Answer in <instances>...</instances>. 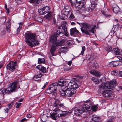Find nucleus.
I'll return each instance as SVG.
<instances>
[{
    "label": "nucleus",
    "mask_w": 122,
    "mask_h": 122,
    "mask_svg": "<svg viewBox=\"0 0 122 122\" xmlns=\"http://www.w3.org/2000/svg\"><path fill=\"white\" fill-rule=\"evenodd\" d=\"M13 104V103L11 102L10 103H9L7 105L8 107L5 108L4 109L5 113H8L10 111V110L12 108Z\"/></svg>",
    "instance_id": "nucleus-20"
},
{
    "label": "nucleus",
    "mask_w": 122,
    "mask_h": 122,
    "mask_svg": "<svg viewBox=\"0 0 122 122\" xmlns=\"http://www.w3.org/2000/svg\"><path fill=\"white\" fill-rule=\"evenodd\" d=\"M72 63V61H70L68 62V64L69 66L71 65Z\"/></svg>",
    "instance_id": "nucleus-53"
},
{
    "label": "nucleus",
    "mask_w": 122,
    "mask_h": 122,
    "mask_svg": "<svg viewBox=\"0 0 122 122\" xmlns=\"http://www.w3.org/2000/svg\"><path fill=\"white\" fill-rule=\"evenodd\" d=\"M47 82H46L45 84H44V86H43L42 88V89H44V88L45 87H46V85L47 84Z\"/></svg>",
    "instance_id": "nucleus-55"
},
{
    "label": "nucleus",
    "mask_w": 122,
    "mask_h": 122,
    "mask_svg": "<svg viewBox=\"0 0 122 122\" xmlns=\"http://www.w3.org/2000/svg\"><path fill=\"white\" fill-rule=\"evenodd\" d=\"M75 114L76 116L81 115L85 111L83 109L82 107H78L76 106L74 108Z\"/></svg>",
    "instance_id": "nucleus-11"
},
{
    "label": "nucleus",
    "mask_w": 122,
    "mask_h": 122,
    "mask_svg": "<svg viewBox=\"0 0 122 122\" xmlns=\"http://www.w3.org/2000/svg\"><path fill=\"white\" fill-rule=\"evenodd\" d=\"M38 19H40V21L38 20V21L40 22H42L43 21L42 19L41 18H39Z\"/></svg>",
    "instance_id": "nucleus-56"
},
{
    "label": "nucleus",
    "mask_w": 122,
    "mask_h": 122,
    "mask_svg": "<svg viewBox=\"0 0 122 122\" xmlns=\"http://www.w3.org/2000/svg\"><path fill=\"white\" fill-rule=\"evenodd\" d=\"M53 17V14L51 12H49L47 15L45 16V18L47 20H50Z\"/></svg>",
    "instance_id": "nucleus-24"
},
{
    "label": "nucleus",
    "mask_w": 122,
    "mask_h": 122,
    "mask_svg": "<svg viewBox=\"0 0 122 122\" xmlns=\"http://www.w3.org/2000/svg\"><path fill=\"white\" fill-rule=\"evenodd\" d=\"M29 2L31 3H33V2H36V0H30L29 1Z\"/></svg>",
    "instance_id": "nucleus-52"
},
{
    "label": "nucleus",
    "mask_w": 122,
    "mask_h": 122,
    "mask_svg": "<svg viewBox=\"0 0 122 122\" xmlns=\"http://www.w3.org/2000/svg\"><path fill=\"white\" fill-rule=\"evenodd\" d=\"M57 112V113H55V114H56L55 115L56 116V117H59L62 115H64L63 114H62L61 113H59V114H58L57 113H59V112Z\"/></svg>",
    "instance_id": "nucleus-42"
},
{
    "label": "nucleus",
    "mask_w": 122,
    "mask_h": 122,
    "mask_svg": "<svg viewBox=\"0 0 122 122\" xmlns=\"http://www.w3.org/2000/svg\"><path fill=\"white\" fill-rule=\"evenodd\" d=\"M82 51L81 52V54L82 55H83L84 52L85 50V47L84 46H83L82 47Z\"/></svg>",
    "instance_id": "nucleus-41"
},
{
    "label": "nucleus",
    "mask_w": 122,
    "mask_h": 122,
    "mask_svg": "<svg viewBox=\"0 0 122 122\" xmlns=\"http://www.w3.org/2000/svg\"><path fill=\"white\" fill-rule=\"evenodd\" d=\"M19 24H20L19 26V27L18 28L17 30V34H18L19 33L21 29L20 28L22 27L23 24L22 23H20Z\"/></svg>",
    "instance_id": "nucleus-31"
},
{
    "label": "nucleus",
    "mask_w": 122,
    "mask_h": 122,
    "mask_svg": "<svg viewBox=\"0 0 122 122\" xmlns=\"http://www.w3.org/2000/svg\"><path fill=\"white\" fill-rule=\"evenodd\" d=\"M60 107V108L65 109L66 108L63 103H60L58 100L56 99L55 100L54 103L53 107L52 109L53 111L56 112H65V111H62L61 110L58 109V108Z\"/></svg>",
    "instance_id": "nucleus-5"
},
{
    "label": "nucleus",
    "mask_w": 122,
    "mask_h": 122,
    "mask_svg": "<svg viewBox=\"0 0 122 122\" xmlns=\"http://www.w3.org/2000/svg\"><path fill=\"white\" fill-rule=\"evenodd\" d=\"M114 21H115L114 22V25H118L119 23L118 20L117 19H115L114 20Z\"/></svg>",
    "instance_id": "nucleus-39"
},
{
    "label": "nucleus",
    "mask_w": 122,
    "mask_h": 122,
    "mask_svg": "<svg viewBox=\"0 0 122 122\" xmlns=\"http://www.w3.org/2000/svg\"><path fill=\"white\" fill-rule=\"evenodd\" d=\"M36 67L37 69L43 73H45L46 72V69L42 65H39L37 66Z\"/></svg>",
    "instance_id": "nucleus-21"
},
{
    "label": "nucleus",
    "mask_w": 122,
    "mask_h": 122,
    "mask_svg": "<svg viewBox=\"0 0 122 122\" xmlns=\"http://www.w3.org/2000/svg\"><path fill=\"white\" fill-rule=\"evenodd\" d=\"M61 50L63 52H66L67 51V48L66 47H62Z\"/></svg>",
    "instance_id": "nucleus-36"
},
{
    "label": "nucleus",
    "mask_w": 122,
    "mask_h": 122,
    "mask_svg": "<svg viewBox=\"0 0 122 122\" xmlns=\"http://www.w3.org/2000/svg\"><path fill=\"white\" fill-rule=\"evenodd\" d=\"M11 25V23L9 20L6 24V28L8 32H10L11 31V29H10Z\"/></svg>",
    "instance_id": "nucleus-25"
},
{
    "label": "nucleus",
    "mask_w": 122,
    "mask_h": 122,
    "mask_svg": "<svg viewBox=\"0 0 122 122\" xmlns=\"http://www.w3.org/2000/svg\"><path fill=\"white\" fill-rule=\"evenodd\" d=\"M53 23L54 24H56V21L55 20V19H53Z\"/></svg>",
    "instance_id": "nucleus-58"
},
{
    "label": "nucleus",
    "mask_w": 122,
    "mask_h": 122,
    "mask_svg": "<svg viewBox=\"0 0 122 122\" xmlns=\"http://www.w3.org/2000/svg\"><path fill=\"white\" fill-rule=\"evenodd\" d=\"M83 77V76H79L77 77L76 78H77L78 80L79 81V80L82 79Z\"/></svg>",
    "instance_id": "nucleus-48"
},
{
    "label": "nucleus",
    "mask_w": 122,
    "mask_h": 122,
    "mask_svg": "<svg viewBox=\"0 0 122 122\" xmlns=\"http://www.w3.org/2000/svg\"><path fill=\"white\" fill-rule=\"evenodd\" d=\"M21 103H16L15 105H16V108H18L21 105Z\"/></svg>",
    "instance_id": "nucleus-44"
},
{
    "label": "nucleus",
    "mask_w": 122,
    "mask_h": 122,
    "mask_svg": "<svg viewBox=\"0 0 122 122\" xmlns=\"http://www.w3.org/2000/svg\"><path fill=\"white\" fill-rule=\"evenodd\" d=\"M25 41L27 45L31 47L38 45L39 43L37 39L36 34L27 31L25 34Z\"/></svg>",
    "instance_id": "nucleus-3"
},
{
    "label": "nucleus",
    "mask_w": 122,
    "mask_h": 122,
    "mask_svg": "<svg viewBox=\"0 0 122 122\" xmlns=\"http://www.w3.org/2000/svg\"><path fill=\"white\" fill-rule=\"evenodd\" d=\"M26 117H27L29 118V117H32V115H31V114H27L26 115Z\"/></svg>",
    "instance_id": "nucleus-49"
},
{
    "label": "nucleus",
    "mask_w": 122,
    "mask_h": 122,
    "mask_svg": "<svg viewBox=\"0 0 122 122\" xmlns=\"http://www.w3.org/2000/svg\"><path fill=\"white\" fill-rule=\"evenodd\" d=\"M66 22L65 21L63 22L61 25L58 28L56 32H54L50 37V42L52 43V45L51 46L50 50V53L49 54V57L51 58V56L55 55L54 52L56 49L57 47L62 46L64 44V42L62 40L59 41H57V37L61 33H64L65 36H68L66 27Z\"/></svg>",
    "instance_id": "nucleus-1"
},
{
    "label": "nucleus",
    "mask_w": 122,
    "mask_h": 122,
    "mask_svg": "<svg viewBox=\"0 0 122 122\" xmlns=\"http://www.w3.org/2000/svg\"><path fill=\"white\" fill-rule=\"evenodd\" d=\"M120 88L122 90V86H120Z\"/></svg>",
    "instance_id": "nucleus-64"
},
{
    "label": "nucleus",
    "mask_w": 122,
    "mask_h": 122,
    "mask_svg": "<svg viewBox=\"0 0 122 122\" xmlns=\"http://www.w3.org/2000/svg\"><path fill=\"white\" fill-rule=\"evenodd\" d=\"M8 93L7 91V88L4 89V88H2L0 90V94L4 95L5 94Z\"/></svg>",
    "instance_id": "nucleus-28"
},
{
    "label": "nucleus",
    "mask_w": 122,
    "mask_h": 122,
    "mask_svg": "<svg viewBox=\"0 0 122 122\" xmlns=\"http://www.w3.org/2000/svg\"><path fill=\"white\" fill-rule=\"evenodd\" d=\"M17 82L15 81L10 83L9 85V87L7 88L8 94H9L11 93L16 91L17 89Z\"/></svg>",
    "instance_id": "nucleus-8"
},
{
    "label": "nucleus",
    "mask_w": 122,
    "mask_h": 122,
    "mask_svg": "<svg viewBox=\"0 0 122 122\" xmlns=\"http://www.w3.org/2000/svg\"><path fill=\"white\" fill-rule=\"evenodd\" d=\"M114 118V117L112 116L110 118L108 121V122H113Z\"/></svg>",
    "instance_id": "nucleus-43"
},
{
    "label": "nucleus",
    "mask_w": 122,
    "mask_h": 122,
    "mask_svg": "<svg viewBox=\"0 0 122 122\" xmlns=\"http://www.w3.org/2000/svg\"><path fill=\"white\" fill-rule=\"evenodd\" d=\"M60 17L61 19H62V20H64V18L63 17Z\"/></svg>",
    "instance_id": "nucleus-62"
},
{
    "label": "nucleus",
    "mask_w": 122,
    "mask_h": 122,
    "mask_svg": "<svg viewBox=\"0 0 122 122\" xmlns=\"http://www.w3.org/2000/svg\"><path fill=\"white\" fill-rule=\"evenodd\" d=\"M94 59V57H90L89 58V60H92Z\"/></svg>",
    "instance_id": "nucleus-57"
},
{
    "label": "nucleus",
    "mask_w": 122,
    "mask_h": 122,
    "mask_svg": "<svg viewBox=\"0 0 122 122\" xmlns=\"http://www.w3.org/2000/svg\"><path fill=\"white\" fill-rule=\"evenodd\" d=\"M90 72L91 74L98 77H100L101 75V72H99L98 71L95 70L91 71Z\"/></svg>",
    "instance_id": "nucleus-23"
},
{
    "label": "nucleus",
    "mask_w": 122,
    "mask_h": 122,
    "mask_svg": "<svg viewBox=\"0 0 122 122\" xmlns=\"http://www.w3.org/2000/svg\"><path fill=\"white\" fill-rule=\"evenodd\" d=\"M118 75L120 77H122V71L119 72Z\"/></svg>",
    "instance_id": "nucleus-51"
},
{
    "label": "nucleus",
    "mask_w": 122,
    "mask_h": 122,
    "mask_svg": "<svg viewBox=\"0 0 122 122\" xmlns=\"http://www.w3.org/2000/svg\"><path fill=\"white\" fill-rule=\"evenodd\" d=\"M77 90L75 89L72 90V89H70L67 88L65 90H62L59 91L61 95L64 97H71L73 94L76 92Z\"/></svg>",
    "instance_id": "nucleus-6"
},
{
    "label": "nucleus",
    "mask_w": 122,
    "mask_h": 122,
    "mask_svg": "<svg viewBox=\"0 0 122 122\" xmlns=\"http://www.w3.org/2000/svg\"><path fill=\"white\" fill-rule=\"evenodd\" d=\"M71 8L69 5H66L64 6V7L61 11L62 13L64 15H67L70 12Z\"/></svg>",
    "instance_id": "nucleus-13"
},
{
    "label": "nucleus",
    "mask_w": 122,
    "mask_h": 122,
    "mask_svg": "<svg viewBox=\"0 0 122 122\" xmlns=\"http://www.w3.org/2000/svg\"><path fill=\"white\" fill-rule=\"evenodd\" d=\"M93 8L90 7L86 8V10L89 12H91L92 11Z\"/></svg>",
    "instance_id": "nucleus-38"
},
{
    "label": "nucleus",
    "mask_w": 122,
    "mask_h": 122,
    "mask_svg": "<svg viewBox=\"0 0 122 122\" xmlns=\"http://www.w3.org/2000/svg\"><path fill=\"white\" fill-rule=\"evenodd\" d=\"M26 119L25 118H24L22 119V120H21L20 122H24L25 121H26Z\"/></svg>",
    "instance_id": "nucleus-54"
},
{
    "label": "nucleus",
    "mask_w": 122,
    "mask_h": 122,
    "mask_svg": "<svg viewBox=\"0 0 122 122\" xmlns=\"http://www.w3.org/2000/svg\"><path fill=\"white\" fill-rule=\"evenodd\" d=\"M57 83L58 84V86H60L63 87L66 84L68 83V82L65 79L63 78L59 80Z\"/></svg>",
    "instance_id": "nucleus-17"
},
{
    "label": "nucleus",
    "mask_w": 122,
    "mask_h": 122,
    "mask_svg": "<svg viewBox=\"0 0 122 122\" xmlns=\"http://www.w3.org/2000/svg\"><path fill=\"white\" fill-rule=\"evenodd\" d=\"M42 76V74L40 72L38 73L37 74L35 75L34 77V79L36 81L37 80L36 79L37 78H40Z\"/></svg>",
    "instance_id": "nucleus-27"
},
{
    "label": "nucleus",
    "mask_w": 122,
    "mask_h": 122,
    "mask_svg": "<svg viewBox=\"0 0 122 122\" xmlns=\"http://www.w3.org/2000/svg\"><path fill=\"white\" fill-rule=\"evenodd\" d=\"M92 119L93 121L95 122H99L100 120L99 117L97 116L93 117Z\"/></svg>",
    "instance_id": "nucleus-30"
},
{
    "label": "nucleus",
    "mask_w": 122,
    "mask_h": 122,
    "mask_svg": "<svg viewBox=\"0 0 122 122\" xmlns=\"http://www.w3.org/2000/svg\"><path fill=\"white\" fill-rule=\"evenodd\" d=\"M92 80L95 83L97 80H98V79L97 78L93 77L92 78Z\"/></svg>",
    "instance_id": "nucleus-45"
},
{
    "label": "nucleus",
    "mask_w": 122,
    "mask_h": 122,
    "mask_svg": "<svg viewBox=\"0 0 122 122\" xmlns=\"http://www.w3.org/2000/svg\"><path fill=\"white\" fill-rule=\"evenodd\" d=\"M96 0H90V1L92 2H94Z\"/></svg>",
    "instance_id": "nucleus-63"
},
{
    "label": "nucleus",
    "mask_w": 122,
    "mask_h": 122,
    "mask_svg": "<svg viewBox=\"0 0 122 122\" xmlns=\"http://www.w3.org/2000/svg\"><path fill=\"white\" fill-rule=\"evenodd\" d=\"M58 86L57 83H54L50 85L46 90V92L48 94H50L56 91Z\"/></svg>",
    "instance_id": "nucleus-9"
},
{
    "label": "nucleus",
    "mask_w": 122,
    "mask_h": 122,
    "mask_svg": "<svg viewBox=\"0 0 122 122\" xmlns=\"http://www.w3.org/2000/svg\"><path fill=\"white\" fill-rule=\"evenodd\" d=\"M41 0H36V2H37H37H35V3H37L38 2V1H41Z\"/></svg>",
    "instance_id": "nucleus-60"
},
{
    "label": "nucleus",
    "mask_w": 122,
    "mask_h": 122,
    "mask_svg": "<svg viewBox=\"0 0 122 122\" xmlns=\"http://www.w3.org/2000/svg\"><path fill=\"white\" fill-rule=\"evenodd\" d=\"M82 27L81 28V30L83 33L88 35H90V33H94L96 26H91L90 25L86 23H81Z\"/></svg>",
    "instance_id": "nucleus-4"
},
{
    "label": "nucleus",
    "mask_w": 122,
    "mask_h": 122,
    "mask_svg": "<svg viewBox=\"0 0 122 122\" xmlns=\"http://www.w3.org/2000/svg\"><path fill=\"white\" fill-rule=\"evenodd\" d=\"M17 62L11 61L9 62L7 65L6 68L7 69L12 72L15 71V69H17Z\"/></svg>",
    "instance_id": "nucleus-10"
},
{
    "label": "nucleus",
    "mask_w": 122,
    "mask_h": 122,
    "mask_svg": "<svg viewBox=\"0 0 122 122\" xmlns=\"http://www.w3.org/2000/svg\"><path fill=\"white\" fill-rule=\"evenodd\" d=\"M70 34L71 35L74 36L76 34L77 36H81V33L77 30L76 28H73L70 29Z\"/></svg>",
    "instance_id": "nucleus-15"
},
{
    "label": "nucleus",
    "mask_w": 122,
    "mask_h": 122,
    "mask_svg": "<svg viewBox=\"0 0 122 122\" xmlns=\"http://www.w3.org/2000/svg\"><path fill=\"white\" fill-rule=\"evenodd\" d=\"M113 12L116 14H118L120 13V8L117 5L114 4L112 5Z\"/></svg>",
    "instance_id": "nucleus-19"
},
{
    "label": "nucleus",
    "mask_w": 122,
    "mask_h": 122,
    "mask_svg": "<svg viewBox=\"0 0 122 122\" xmlns=\"http://www.w3.org/2000/svg\"><path fill=\"white\" fill-rule=\"evenodd\" d=\"M69 18L71 19H73L74 18V16L73 14L71 13Z\"/></svg>",
    "instance_id": "nucleus-47"
},
{
    "label": "nucleus",
    "mask_w": 122,
    "mask_h": 122,
    "mask_svg": "<svg viewBox=\"0 0 122 122\" xmlns=\"http://www.w3.org/2000/svg\"><path fill=\"white\" fill-rule=\"evenodd\" d=\"M46 13L49 12L50 10L49 8L47 6L43 8Z\"/></svg>",
    "instance_id": "nucleus-32"
},
{
    "label": "nucleus",
    "mask_w": 122,
    "mask_h": 122,
    "mask_svg": "<svg viewBox=\"0 0 122 122\" xmlns=\"http://www.w3.org/2000/svg\"><path fill=\"white\" fill-rule=\"evenodd\" d=\"M97 105H96L92 106V109L93 111H96L98 108Z\"/></svg>",
    "instance_id": "nucleus-35"
},
{
    "label": "nucleus",
    "mask_w": 122,
    "mask_h": 122,
    "mask_svg": "<svg viewBox=\"0 0 122 122\" xmlns=\"http://www.w3.org/2000/svg\"><path fill=\"white\" fill-rule=\"evenodd\" d=\"M88 66L89 67L92 69H95L99 67L98 63L96 62L93 61H92V62H89Z\"/></svg>",
    "instance_id": "nucleus-16"
},
{
    "label": "nucleus",
    "mask_w": 122,
    "mask_h": 122,
    "mask_svg": "<svg viewBox=\"0 0 122 122\" xmlns=\"http://www.w3.org/2000/svg\"><path fill=\"white\" fill-rule=\"evenodd\" d=\"M112 75L117 76V73L116 72V70H113L112 71Z\"/></svg>",
    "instance_id": "nucleus-40"
},
{
    "label": "nucleus",
    "mask_w": 122,
    "mask_h": 122,
    "mask_svg": "<svg viewBox=\"0 0 122 122\" xmlns=\"http://www.w3.org/2000/svg\"><path fill=\"white\" fill-rule=\"evenodd\" d=\"M76 2H73L72 0V2H70L72 5L75 6L78 8L82 9L83 10L86 9L84 0H75Z\"/></svg>",
    "instance_id": "nucleus-7"
},
{
    "label": "nucleus",
    "mask_w": 122,
    "mask_h": 122,
    "mask_svg": "<svg viewBox=\"0 0 122 122\" xmlns=\"http://www.w3.org/2000/svg\"><path fill=\"white\" fill-rule=\"evenodd\" d=\"M112 51L115 53L116 55H122V52L117 48H113L112 50Z\"/></svg>",
    "instance_id": "nucleus-22"
},
{
    "label": "nucleus",
    "mask_w": 122,
    "mask_h": 122,
    "mask_svg": "<svg viewBox=\"0 0 122 122\" xmlns=\"http://www.w3.org/2000/svg\"><path fill=\"white\" fill-rule=\"evenodd\" d=\"M119 60H117L116 61H113L109 63V66H111L115 67L118 66V65H121V63H120L119 62H120L119 60L121 59V58L120 57H119L118 58Z\"/></svg>",
    "instance_id": "nucleus-18"
},
{
    "label": "nucleus",
    "mask_w": 122,
    "mask_h": 122,
    "mask_svg": "<svg viewBox=\"0 0 122 122\" xmlns=\"http://www.w3.org/2000/svg\"><path fill=\"white\" fill-rule=\"evenodd\" d=\"M102 14H103V15L105 16L106 17H109L110 16V15L106 14L105 12L104 11L102 12Z\"/></svg>",
    "instance_id": "nucleus-46"
},
{
    "label": "nucleus",
    "mask_w": 122,
    "mask_h": 122,
    "mask_svg": "<svg viewBox=\"0 0 122 122\" xmlns=\"http://www.w3.org/2000/svg\"><path fill=\"white\" fill-rule=\"evenodd\" d=\"M73 81L72 83L73 85L72 86V88L71 89L72 90L78 88L79 86V81L78 80L77 78H73Z\"/></svg>",
    "instance_id": "nucleus-14"
},
{
    "label": "nucleus",
    "mask_w": 122,
    "mask_h": 122,
    "mask_svg": "<svg viewBox=\"0 0 122 122\" xmlns=\"http://www.w3.org/2000/svg\"><path fill=\"white\" fill-rule=\"evenodd\" d=\"M38 12L39 14L41 15H43L46 14L43 8L39 9L38 10Z\"/></svg>",
    "instance_id": "nucleus-29"
},
{
    "label": "nucleus",
    "mask_w": 122,
    "mask_h": 122,
    "mask_svg": "<svg viewBox=\"0 0 122 122\" xmlns=\"http://www.w3.org/2000/svg\"><path fill=\"white\" fill-rule=\"evenodd\" d=\"M45 62V60L44 58H42L38 59L39 63H44Z\"/></svg>",
    "instance_id": "nucleus-34"
},
{
    "label": "nucleus",
    "mask_w": 122,
    "mask_h": 122,
    "mask_svg": "<svg viewBox=\"0 0 122 122\" xmlns=\"http://www.w3.org/2000/svg\"><path fill=\"white\" fill-rule=\"evenodd\" d=\"M106 50L108 52L112 51V48L110 46H108L106 48Z\"/></svg>",
    "instance_id": "nucleus-37"
},
{
    "label": "nucleus",
    "mask_w": 122,
    "mask_h": 122,
    "mask_svg": "<svg viewBox=\"0 0 122 122\" xmlns=\"http://www.w3.org/2000/svg\"><path fill=\"white\" fill-rule=\"evenodd\" d=\"M102 80H100V81L98 79V80H97V82H96L95 83H96V84H98L99 83H100V82H101L102 81Z\"/></svg>",
    "instance_id": "nucleus-50"
},
{
    "label": "nucleus",
    "mask_w": 122,
    "mask_h": 122,
    "mask_svg": "<svg viewBox=\"0 0 122 122\" xmlns=\"http://www.w3.org/2000/svg\"><path fill=\"white\" fill-rule=\"evenodd\" d=\"M115 80H113L110 82H107L104 84H102L99 86V88L104 90L103 95L104 97L107 98L111 97L113 95V92L110 90H106V88L112 89L116 85Z\"/></svg>",
    "instance_id": "nucleus-2"
},
{
    "label": "nucleus",
    "mask_w": 122,
    "mask_h": 122,
    "mask_svg": "<svg viewBox=\"0 0 122 122\" xmlns=\"http://www.w3.org/2000/svg\"><path fill=\"white\" fill-rule=\"evenodd\" d=\"M23 100V99H21L19 100L18 101V102H22Z\"/></svg>",
    "instance_id": "nucleus-59"
},
{
    "label": "nucleus",
    "mask_w": 122,
    "mask_h": 122,
    "mask_svg": "<svg viewBox=\"0 0 122 122\" xmlns=\"http://www.w3.org/2000/svg\"><path fill=\"white\" fill-rule=\"evenodd\" d=\"M56 114L55 113H53L51 114H50V117L52 118V119H54V120H56V116L55 115Z\"/></svg>",
    "instance_id": "nucleus-33"
},
{
    "label": "nucleus",
    "mask_w": 122,
    "mask_h": 122,
    "mask_svg": "<svg viewBox=\"0 0 122 122\" xmlns=\"http://www.w3.org/2000/svg\"><path fill=\"white\" fill-rule=\"evenodd\" d=\"M92 103L90 100H88L87 101L85 102L82 107L83 109L85 111V112L87 111L88 110L90 109L92 106Z\"/></svg>",
    "instance_id": "nucleus-12"
},
{
    "label": "nucleus",
    "mask_w": 122,
    "mask_h": 122,
    "mask_svg": "<svg viewBox=\"0 0 122 122\" xmlns=\"http://www.w3.org/2000/svg\"><path fill=\"white\" fill-rule=\"evenodd\" d=\"M73 81V80L72 79V80L68 83L67 85L66 86H65V87L66 88V87L67 88L71 89L72 88V86L73 85L72 83Z\"/></svg>",
    "instance_id": "nucleus-26"
},
{
    "label": "nucleus",
    "mask_w": 122,
    "mask_h": 122,
    "mask_svg": "<svg viewBox=\"0 0 122 122\" xmlns=\"http://www.w3.org/2000/svg\"><path fill=\"white\" fill-rule=\"evenodd\" d=\"M75 24V23L74 22H72L71 23V25H74Z\"/></svg>",
    "instance_id": "nucleus-61"
}]
</instances>
